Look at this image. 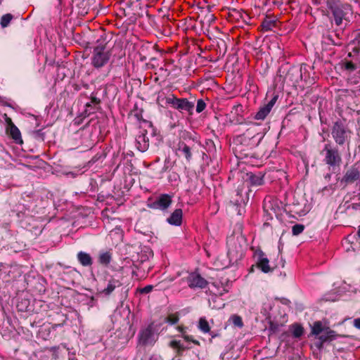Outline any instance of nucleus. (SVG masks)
<instances>
[{
    "instance_id": "25",
    "label": "nucleus",
    "mask_w": 360,
    "mask_h": 360,
    "mask_svg": "<svg viewBox=\"0 0 360 360\" xmlns=\"http://www.w3.org/2000/svg\"><path fill=\"white\" fill-rule=\"evenodd\" d=\"M327 327L320 321H315L311 327V333L315 335H321Z\"/></svg>"
},
{
    "instance_id": "43",
    "label": "nucleus",
    "mask_w": 360,
    "mask_h": 360,
    "mask_svg": "<svg viewBox=\"0 0 360 360\" xmlns=\"http://www.w3.org/2000/svg\"><path fill=\"white\" fill-rule=\"evenodd\" d=\"M353 326L356 328L360 330V318H356V319H354Z\"/></svg>"
},
{
    "instance_id": "3",
    "label": "nucleus",
    "mask_w": 360,
    "mask_h": 360,
    "mask_svg": "<svg viewBox=\"0 0 360 360\" xmlns=\"http://www.w3.org/2000/svg\"><path fill=\"white\" fill-rule=\"evenodd\" d=\"M329 9L337 26H340L344 21L349 22V18L352 15V9L349 4L333 2L330 4Z\"/></svg>"
},
{
    "instance_id": "45",
    "label": "nucleus",
    "mask_w": 360,
    "mask_h": 360,
    "mask_svg": "<svg viewBox=\"0 0 360 360\" xmlns=\"http://www.w3.org/2000/svg\"><path fill=\"white\" fill-rule=\"evenodd\" d=\"M198 326L200 330H202V317L199 319Z\"/></svg>"
},
{
    "instance_id": "47",
    "label": "nucleus",
    "mask_w": 360,
    "mask_h": 360,
    "mask_svg": "<svg viewBox=\"0 0 360 360\" xmlns=\"http://www.w3.org/2000/svg\"><path fill=\"white\" fill-rule=\"evenodd\" d=\"M204 251L206 252L208 257H210L212 255V250H207L204 248Z\"/></svg>"
},
{
    "instance_id": "14",
    "label": "nucleus",
    "mask_w": 360,
    "mask_h": 360,
    "mask_svg": "<svg viewBox=\"0 0 360 360\" xmlns=\"http://www.w3.org/2000/svg\"><path fill=\"white\" fill-rule=\"evenodd\" d=\"M187 283L191 288H202V278L200 273L193 272L187 276Z\"/></svg>"
},
{
    "instance_id": "1",
    "label": "nucleus",
    "mask_w": 360,
    "mask_h": 360,
    "mask_svg": "<svg viewBox=\"0 0 360 360\" xmlns=\"http://www.w3.org/2000/svg\"><path fill=\"white\" fill-rule=\"evenodd\" d=\"M226 244L229 262L234 264L244 256L247 248L246 239L241 234H233L227 238Z\"/></svg>"
},
{
    "instance_id": "31",
    "label": "nucleus",
    "mask_w": 360,
    "mask_h": 360,
    "mask_svg": "<svg viewBox=\"0 0 360 360\" xmlns=\"http://www.w3.org/2000/svg\"><path fill=\"white\" fill-rule=\"evenodd\" d=\"M179 151L183 155H184L186 159H188V160L190 159V158L191 156V149L188 146H186L185 144H182L181 146H179Z\"/></svg>"
},
{
    "instance_id": "5",
    "label": "nucleus",
    "mask_w": 360,
    "mask_h": 360,
    "mask_svg": "<svg viewBox=\"0 0 360 360\" xmlns=\"http://www.w3.org/2000/svg\"><path fill=\"white\" fill-rule=\"evenodd\" d=\"M111 56V53L105 45H97L93 51L91 64L96 68H100L106 65Z\"/></svg>"
},
{
    "instance_id": "21",
    "label": "nucleus",
    "mask_w": 360,
    "mask_h": 360,
    "mask_svg": "<svg viewBox=\"0 0 360 360\" xmlns=\"http://www.w3.org/2000/svg\"><path fill=\"white\" fill-rule=\"evenodd\" d=\"M263 209L264 213L267 216V219H273L274 215H276V208L273 206V204L270 200H264Z\"/></svg>"
},
{
    "instance_id": "34",
    "label": "nucleus",
    "mask_w": 360,
    "mask_h": 360,
    "mask_svg": "<svg viewBox=\"0 0 360 360\" xmlns=\"http://www.w3.org/2000/svg\"><path fill=\"white\" fill-rule=\"evenodd\" d=\"M204 333H209V335L211 336V338H210V341H211L212 338L218 336V333H214V332H210V328L209 324H208L207 321H206L205 319H204Z\"/></svg>"
},
{
    "instance_id": "53",
    "label": "nucleus",
    "mask_w": 360,
    "mask_h": 360,
    "mask_svg": "<svg viewBox=\"0 0 360 360\" xmlns=\"http://www.w3.org/2000/svg\"><path fill=\"white\" fill-rule=\"evenodd\" d=\"M354 1L360 6V0H354Z\"/></svg>"
},
{
    "instance_id": "46",
    "label": "nucleus",
    "mask_w": 360,
    "mask_h": 360,
    "mask_svg": "<svg viewBox=\"0 0 360 360\" xmlns=\"http://www.w3.org/2000/svg\"><path fill=\"white\" fill-rule=\"evenodd\" d=\"M68 359L69 360H77V358L75 357V354H69Z\"/></svg>"
},
{
    "instance_id": "17",
    "label": "nucleus",
    "mask_w": 360,
    "mask_h": 360,
    "mask_svg": "<svg viewBox=\"0 0 360 360\" xmlns=\"http://www.w3.org/2000/svg\"><path fill=\"white\" fill-rule=\"evenodd\" d=\"M205 58L206 57L204 56V61L205 60ZM207 66V65L204 63V89L209 90L212 87H215L217 86V83L212 76H206V72H210V70L205 68Z\"/></svg>"
},
{
    "instance_id": "39",
    "label": "nucleus",
    "mask_w": 360,
    "mask_h": 360,
    "mask_svg": "<svg viewBox=\"0 0 360 360\" xmlns=\"http://www.w3.org/2000/svg\"><path fill=\"white\" fill-rule=\"evenodd\" d=\"M218 0H204V4H207V8L208 11H211V8L215 6Z\"/></svg>"
},
{
    "instance_id": "7",
    "label": "nucleus",
    "mask_w": 360,
    "mask_h": 360,
    "mask_svg": "<svg viewBox=\"0 0 360 360\" xmlns=\"http://www.w3.org/2000/svg\"><path fill=\"white\" fill-rule=\"evenodd\" d=\"M157 102L163 105V104H172L175 108L179 110H191L194 108V103L188 101L186 99H179L173 95L165 97L160 95L157 98Z\"/></svg>"
},
{
    "instance_id": "51",
    "label": "nucleus",
    "mask_w": 360,
    "mask_h": 360,
    "mask_svg": "<svg viewBox=\"0 0 360 360\" xmlns=\"http://www.w3.org/2000/svg\"><path fill=\"white\" fill-rule=\"evenodd\" d=\"M216 244H217V240H213L210 242V245H213V246H215Z\"/></svg>"
},
{
    "instance_id": "57",
    "label": "nucleus",
    "mask_w": 360,
    "mask_h": 360,
    "mask_svg": "<svg viewBox=\"0 0 360 360\" xmlns=\"http://www.w3.org/2000/svg\"><path fill=\"white\" fill-rule=\"evenodd\" d=\"M178 328L179 331L182 332V328L181 327H179Z\"/></svg>"
},
{
    "instance_id": "15",
    "label": "nucleus",
    "mask_w": 360,
    "mask_h": 360,
    "mask_svg": "<svg viewBox=\"0 0 360 360\" xmlns=\"http://www.w3.org/2000/svg\"><path fill=\"white\" fill-rule=\"evenodd\" d=\"M8 131L9 132L12 139L15 141V143H22L20 131L18 128L12 122L11 119H9V121L8 122Z\"/></svg>"
},
{
    "instance_id": "54",
    "label": "nucleus",
    "mask_w": 360,
    "mask_h": 360,
    "mask_svg": "<svg viewBox=\"0 0 360 360\" xmlns=\"http://www.w3.org/2000/svg\"><path fill=\"white\" fill-rule=\"evenodd\" d=\"M353 68V65H352V64H348V65H347V68Z\"/></svg>"
},
{
    "instance_id": "37",
    "label": "nucleus",
    "mask_w": 360,
    "mask_h": 360,
    "mask_svg": "<svg viewBox=\"0 0 360 360\" xmlns=\"http://www.w3.org/2000/svg\"><path fill=\"white\" fill-rule=\"evenodd\" d=\"M243 111V105L240 104H238L233 105L232 108L231 112H234L236 115H240Z\"/></svg>"
},
{
    "instance_id": "22",
    "label": "nucleus",
    "mask_w": 360,
    "mask_h": 360,
    "mask_svg": "<svg viewBox=\"0 0 360 360\" xmlns=\"http://www.w3.org/2000/svg\"><path fill=\"white\" fill-rule=\"evenodd\" d=\"M204 148L206 149L207 152V155L204 153V156L206 155L207 157H209L210 159H212L216 153V147L213 141L210 139L206 140L205 145H204Z\"/></svg>"
},
{
    "instance_id": "55",
    "label": "nucleus",
    "mask_w": 360,
    "mask_h": 360,
    "mask_svg": "<svg viewBox=\"0 0 360 360\" xmlns=\"http://www.w3.org/2000/svg\"><path fill=\"white\" fill-rule=\"evenodd\" d=\"M133 275H136L135 270L133 269L131 271Z\"/></svg>"
},
{
    "instance_id": "33",
    "label": "nucleus",
    "mask_w": 360,
    "mask_h": 360,
    "mask_svg": "<svg viewBox=\"0 0 360 360\" xmlns=\"http://www.w3.org/2000/svg\"><path fill=\"white\" fill-rule=\"evenodd\" d=\"M304 229V226L300 224H297L292 227V233L293 236H298Z\"/></svg>"
},
{
    "instance_id": "44",
    "label": "nucleus",
    "mask_w": 360,
    "mask_h": 360,
    "mask_svg": "<svg viewBox=\"0 0 360 360\" xmlns=\"http://www.w3.org/2000/svg\"><path fill=\"white\" fill-rule=\"evenodd\" d=\"M205 18H207L208 22H211V21L214 20V17L213 14H207V15H205Z\"/></svg>"
},
{
    "instance_id": "4",
    "label": "nucleus",
    "mask_w": 360,
    "mask_h": 360,
    "mask_svg": "<svg viewBox=\"0 0 360 360\" xmlns=\"http://www.w3.org/2000/svg\"><path fill=\"white\" fill-rule=\"evenodd\" d=\"M321 155L323 157V162L333 169L339 167L342 162V157L338 149L331 143L325 144Z\"/></svg>"
},
{
    "instance_id": "28",
    "label": "nucleus",
    "mask_w": 360,
    "mask_h": 360,
    "mask_svg": "<svg viewBox=\"0 0 360 360\" xmlns=\"http://www.w3.org/2000/svg\"><path fill=\"white\" fill-rule=\"evenodd\" d=\"M249 179L251 185L253 186H259L262 185L264 182L262 176L259 174L257 175L251 174Z\"/></svg>"
},
{
    "instance_id": "49",
    "label": "nucleus",
    "mask_w": 360,
    "mask_h": 360,
    "mask_svg": "<svg viewBox=\"0 0 360 360\" xmlns=\"http://www.w3.org/2000/svg\"><path fill=\"white\" fill-rule=\"evenodd\" d=\"M238 170H233L232 171V174L233 176H236V175H238Z\"/></svg>"
},
{
    "instance_id": "10",
    "label": "nucleus",
    "mask_w": 360,
    "mask_h": 360,
    "mask_svg": "<svg viewBox=\"0 0 360 360\" xmlns=\"http://www.w3.org/2000/svg\"><path fill=\"white\" fill-rule=\"evenodd\" d=\"M339 337L342 336L337 334L335 330H331L329 327H327L326 330L319 336V341L316 342V346L321 349L325 342L333 341Z\"/></svg>"
},
{
    "instance_id": "9",
    "label": "nucleus",
    "mask_w": 360,
    "mask_h": 360,
    "mask_svg": "<svg viewBox=\"0 0 360 360\" xmlns=\"http://www.w3.org/2000/svg\"><path fill=\"white\" fill-rule=\"evenodd\" d=\"M172 202V195L160 194L155 200L148 204V206L152 209L165 210L171 205Z\"/></svg>"
},
{
    "instance_id": "41",
    "label": "nucleus",
    "mask_w": 360,
    "mask_h": 360,
    "mask_svg": "<svg viewBox=\"0 0 360 360\" xmlns=\"http://www.w3.org/2000/svg\"><path fill=\"white\" fill-rule=\"evenodd\" d=\"M196 110L198 112L202 111V98L198 99L196 106Z\"/></svg>"
},
{
    "instance_id": "48",
    "label": "nucleus",
    "mask_w": 360,
    "mask_h": 360,
    "mask_svg": "<svg viewBox=\"0 0 360 360\" xmlns=\"http://www.w3.org/2000/svg\"><path fill=\"white\" fill-rule=\"evenodd\" d=\"M224 304L222 303V302H221L217 306H213V307H218V308H221V306H224Z\"/></svg>"
},
{
    "instance_id": "52",
    "label": "nucleus",
    "mask_w": 360,
    "mask_h": 360,
    "mask_svg": "<svg viewBox=\"0 0 360 360\" xmlns=\"http://www.w3.org/2000/svg\"><path fill=\"white\" fill-rule=\"evenodd\" d=\"M357 236L358 237L360 238V226H359L358 228V231H357Z\"/></svg>"
},
{
    "instance_id": "12",
    "label": "nucleus",
    "mask_w": 360,
    "mask_h": 360,
    "mask_svg": "<svg viewBox=\"0 0 360 360\" xmlns=\"http://www.w3.org/2000/svg\"><path fill=\"white\" fill-rule=\"evenodd\" d=\"M276 100L277 97L274 96L268 102L267 104L261 107L258 112L256 113L255 118L256 120H264L266 117L269 115V113L271 112L272 108L276 103Z\"/></svg>"
},
{
    "instance_id": "16",
    "label": "nucleus",
    "mask_w": 360,
    "mask_h": 360,
    "mask_svg": "<svg viewBox=\"0 0 360 360\" xmlns=\"http://www.w3.org/2000/svg\"><path fill=\"white\" fill-rule=\"evenodd\" d=\"M183 212L181 209H176L169 217L167 218V221L174 226H180L182 222Z\"/></svg>"
},
{
    "instance_id": "8",
    "label": "nucleus",
    "mask_w": 360,
    "mask_h": 360,
    "mask_svg": "<svg viewBox=\"0 0 360 360\" xmlns=\"http://www.w3.org/2000/svg\"><path fill=\"white\" fill-rule=\"evenodd\" d=\"M349 133V131L341 121L335 122L331 129V134L333 139L335 143L340 146H342L345 143Z\"/></svg>"
},
{
    "instance_id": "35",
    "label": "nucleus",
    "mask_w": 360,
    "mask_h": 360,
    "mask_svg": "<svg viewBox=\"0 0 360 360\" xmlns=\"http://www.w3.org/2000/svg\"><path fill=\"white\" fill-rule=\"evenodd\" d=\"M232 321L234 326L241 328L243 326V321L240 316H233L232 317Z\"/></svg>"
},
{
    "instance_id": "24",
    "label": "nucleus",
    "mask_w": 360,
    "mask_h": 360,
    "mask_svg": "<svg viewBox=\"0 0 360 360\" xmlns=\"http://www.w3.org/2000/svg\"><path fill=\"white\" fill-rule=\"evenodd\" d=\"M100 103V99L97 98L96 96H92L91 97V101L86 103V110L85 112L88 115H90L93 112L92 110H94L97 108V106Z\"/></svg>"
},
{
    "instance_id": "30",
    "label": "nucleus",
    "mask_w": 360,
    "mask_h": 360,
    "mask_svg": "<svg viewBox=\"0 0 360 360\" xmlns=\"http://www.w3.org/2000/svg\"><path fill=\"white\" fill-rule=\"evenodd\" d=\"M292 332L295 338H300L303 335L304 329L300 325L295 324L292 326Z\"/></svg>"
},
{
    "instance_id": "36",
    "label": "nucleus",
    "mask_w": 360,
    "mask_h": 360,
    "mask_svg": "<svg viewBox=\"0 0 360 360\" xmlns=\"http://www.w3.org/2000/svg\"><path fill=\"white\" fill-rule=\"evenodd\" d=\"M179 321L178 316L175 314H171L168 317L166 318V322L170 324H175Z\"/></svg>"
},
{
    "instance_id": "20",
    "label": "nucleus",
    "mask_w": 360,
    "mask_h": 360,
    "mask_svg": "<svg viewBox=\"0 0 360 360\" xmlns=\"http://www.w3.org/2000/svg\"><path fill=\"white\" fill-rule=\"evenodd\" d=\"M77 259L79 262L84 266H91L93 263V259L91 255L82 251L78 252Z\"/></svg>"
},
{
    "instance_id": "50",
    "label": "nucleus",
    "mask_w": 360,
    "mask_h": 360,
    "mask_svg": "<svg viewBox=\"0 0 360 360\" xmlns=\"http://www.w3.org/2000/svg\"><path fill=\"white\" fill-rule=\"evenodd\" d=\"M4 152V147L1 145H0V154L3 153Z\"/></svg>"
},
{
    "instance_id": "42",
    "label": "nucleus",
    "mask_w": 360,
    "mask_h": 360,
    "mask_svg": "<svg viewBox=\"0 0 360 360\" xmlns=\"http://www.w3.org/2000/svg\"><path fill=\"white\" fill-rule=\"evenodd\" d=\"M183 337L186 340H188V341H192L193 342L197 344V345H200L199 342L198 341H195L194 340H193L192 338V336H190V335H183Z\"/></svg>"
},
{
    "instance_id": "6",
    "label": "nucleus",
    "mask_w": 360,
    "mask_h": 360,
    "mask_svg": "<svg viewBox=\"0 0 360 360\" xmlns=\"http://www.w3.org/2000/svg\"><path fill=\"white\" fill-rule=\"evenodd\" d=\"M204 292L206 294L210 293L212 295L211 298L208 299L210 303L211 300L216 302L218 296H221L225 292H228L227 286L220 281L215 280L214 281H207L204 279Z\"/></svg>"
},
{
    "instance_id": "18",
    "label": "nucleus",
    "mask_w": 360,
    "mask_h": 360,
    "mask_svg": "<svg viewBox=\"0 0 360 360\" xmlns=\"http://www.w3.org/2000/svg\"><path fill=\"white\" fill-rule=\"evenodd\" d=\"M359 172L356 168H351L347 171L342 181L345 183H352L359 177Z\"/></svg>"
},
{
    "instance_id": "58",
    "label": "nucleus",
    "mask_w": 360,
    "mask_h": 360,
    "mask_svg": "<svg viewBox=\"0 0 360 360\" xmlns=\"http://www.w3.org/2000/svg\"><path fill=\"white\" fill-rule=\"evenodd\" d=\"M172 360H179V359H172Z\"/></svg>"
},
{
    "instance_id": "19",
    "label": "nucleus",
    "mask_w": 360,
    "mask_h": 360,
    "mask_svg": "<svg viewBox=\"0 0 360 360\" xmlns=\"http://www.w3.org/2000/svg\"><path fill=\"white\" fill-rule=\"evenodd\" d=\"M207 33L206 34L208 39L212 41L213 43H217V44L219 46V42L223 43L224 41L221 40V39L219 38L217 35L220 34L219 30L217 27H212L207 30Z\"/></svg>"
},
{
    "instance_id": "23",
    "label": "nucleus",
    "mask_w": 360,
    "mask_h": 360,
    "mask_svg": "<svg viewBox=\"0 0 360 360\" xmlns=\"http://www.w3.org/2000/svg\"><path fill=\"white\" fill-rule=\"evenodd\" d=\"M277 20L270 17H266L262 22V27L264 31H269L276 27Z\"/></svg>"
},
{
    "instance_id": "56",
    "label": "nucleus",
    "mask_w": 360,
    "mask_h": 360,
    "mask_svg": "<svg viewBox=\"0 0 360 360\" xmlns=\"http://www.w3.org/2000/svg\"><path fill=\"white\" fill-rule=\"evenodd\" d=\"M238 214H240V215H241V214H242V212H241V210H240V209L238 210Z\"/></svg>"
},
{
    "instance_id": "40",
    "label": "nucleus",
    "mask_w": 360,
    "mask_h": 360,
    "mask_svg": "<svg viewBox=\"0 0 360 360\" xmlns=\"http://www.w3.org/2000/svg\"><path fill=\"white\" fill-rule=\"evenodd\" d=\"M169 345L172 347V348H178V349H180L182 347L181 345V342L180 341H178V340H172L169 343Z\"/></svg>"
},
{
    "instance_id": "13",
    "label": "nucleus",
    "mask_w": 360,
    "mask_h": 360,
    "mask_svg": "<svg viewBox=\"0 0 360 360\" xmlns=\"http://www.w3.org/2000/svg\"><path fill=\"white\" fill-rule=\"evenodd\" d=\"M136 148L141 152H145L149 147V139L146 136V131H140L136 139Z\"/></svg>"
},
{
    "instance_id": "32",
    "label": "nucleus",
    "mask_w": 360,
    "mask_h": 360,
    "mask_svg": "<svg viewBox=\"0 0 360 360\" xmlns=\"http://www.w3.org/2000/svg\"><path fill=\"white\" fill-rule=\"evenodd\" d=\"M12 18H13V16L10 13L4 15L1 19V27H7L8 25V24L10 23L11 20H12Z\"/></svg>"
},
{
    "instance_id": "11",
    "label": "nucleus",
    "mask_w": 360,
    "mask_h": 360,
    "mask_svg": "<svg viewBox=\"0 0 360 360\" xmlns=\"http://www.w3.org/2000/svg\"><path fill=\"white\" fill-rule=\"evenodd\" d=\"M257 266L264 273H269L272 271L270 267L269 261L266 255L262 251H259L256 254Z\"/></svg>"
},
{
    "instance_id": "38",
    "label": "nucleus",
    "mask_w": 360,
    "mask_h": 360,
    "mask_svg": "<svg viewBox=\"0 0 360 360\" xmlns=\"http://www.w3.org/2000/svg\"><path fill=\"white\" fill-rule=\"evenodd\" d=\"M153 285H148L145 286L144 288H140L139 292L141 294H147V293L150 292L153 290Z\"/></svg>"
},
{
    "instance_id": "2",
    "label": "nucleus",
    "mask_w": 360,
    "mask_h": 360,
    "mask_svg": "<svg viewBox=\"0 0 360 360\" xmlns=\"http://www.w3.org/2000/svg\"><path fill=\"white\" fill-rule=\"evenodd\" d=\"M158 328L154 323L143 326L137 335L138 345L143 347H152L159 338Z\"/></svg>"
},
{
    "instance_id": "26",
    "label": "nucleus",
    "mask_w": 360,
    "mask_h": 360,
    "mask_svg": "<svg viewBox=\"0 0 360 360\" xmlns=\"http://www.w3.org/2000/svg\"><path fill=\"white\" fill-rule=\"evenodd\" d=\"M120 283L119 281L115 279H111L109 281L108 285L102 291L105 295H109L116 287L120 286Z\"/></svg>"
},
{
    "instance_id": "27",
    "label": "nucleus",
    "mask_w": 360,
    "mask_h": 360,
    "mask_svg": "<svg viewBox=\"0 0 360 360\" xmlns=\"http://www.w3.org/2000/svg\"><path fill=\"white\" fill-rule=\"evenodd\" d=\"M112 259V255L110 252H100L98 256V262L100 264L107 266L110 263Z\"/></svg>"
},
{
    "instance_id": "29",
    "label": "nucleus",
    "mask_w": 360,
    "mask_h": 360,
    "mask_svg": "<svg viewBox=\"0 0 360 360\" xmlns=\"http://www.w3.org/2000/svg\"><path fill=\"white\" fill-rule=\"evenodd\" d=\"M282 326V324L274 323L273 321H269V331L270 333V335H274L278 333L280 331V329Z\"/></svg>"
}]
</instances>
